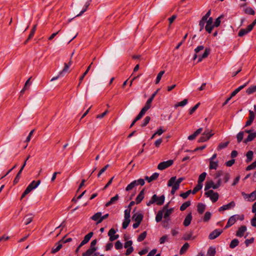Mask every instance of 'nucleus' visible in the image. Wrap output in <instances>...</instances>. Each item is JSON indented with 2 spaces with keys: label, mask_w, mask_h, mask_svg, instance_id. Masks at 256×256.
Here are the masks:
<instances>
[{
  "label": "nucleus",
  "mask_w": 256,
  "mask_h": 256,
  "mask_svg": "<svg viewBox=\"0 0 256 256\" xmlns=\"http://www.w3.org/2000/svg\"><path fill=\"white\" fill-rule=\"evenodd\" d=\"M204 49V47L202 46H198L195 49L194 51H195L196 54L194 57V60L198 59L196 62H200L202 58H206L208 56L209 54L210 50H209V49H207V48L205 50L202 56H200V54H199L198 52L200 51L203 50Z\"/></svg>",
  "instance_id": "nucleus-1"
},
{
  "label": "nucleus",
  "mask_w": 256,
  "mask_h": 256,
  "mask_svg": "<svg viewBox=\"0 0 256 256\" xmlns=\"http://www.w3.org/2000/svg\"><path fill=\"white\" fill-rule=\"evenodd\" d=\"M165 196L164 195H162L160 196H158L156 194H154L150 200L146 202L148 206H150L151 204L156 203L158 206H161L164 204V202Z\"/></svg>",
  "instance_id": "nucleus-2"
},
{
  "label": "nucleus",
  "mask_w": 256,
  "mask_h": 256,
  "mask_svg": "<svg viewBox=\"0 0 256 256\" xmlns=\"http://www.w3.org/2000/svg\"><path fill=\"white\" fill-rule=\"evenodd\" d=\"M41 181L38 180L37 181L33 180L28 186H27L24 192L22 195L20 200H22L26 194H29L32 190L36 188L39 184H40Z\"/></svg>",
  "instance_id": "nucleus-3"
},
{
  "label": "nucleus",
  "mask_w": 256,
  "mask_h": 256,
  "mask_svg": "<svg viewBox=\"0 0 256 256\" xmlns=\"http://www.w3.org/2000/svg\"><path fill=\"white\" fill-rule=\"evenodd\" d=\"M214 134V133H212V130L206 128L202 136L200 138L198 141L200 142H206Z\"/></svg>",
  "instance_id": "nucleus-4"
},
{
  "label": "nucleus",
  "mask_w": 256,
  "mask_h": 256,
  "mask_svg": "<svg viewBox=\"0 0 256 256\" xmlns=\"http://www.w3.org/2000/svg\"><path fill=\"white\" fill-rule=\"evenodd\" d=\"M204 195L206 197L210 198L212 202H216L219 197V194L216 192H214L213 190H208L204 193Z\"/></svg>",
  "instance_id": "nucleus-5"
},
{
  "label": "nucleus",
  "mask_w": 256,
  "mask_h": 256,
  "mask_svg": "<svg viewBox=\"0 0 256 256\" xmlns=\"http://www.w3.org/2000/svg\"><path fill=\"white\" fill-rule=\"evenodd\" d=\"M174 163V160H170L160 162L158 166V168L160 170H164L171 166Z\"/></svg>",
  "instance_id": "nucleus-6"
},
{
  "label": "nucleus",
  "mask_w": 256,
  "mask_h": 256,
  "mask_svg": "<svg viewBox=\"0 0 256 256\" xmlns=\"http://www.w3.org/2000/svg\"><path fill=\"white\" fill-rule=\"evenodd\" d=\"M238 217L239 216L238 214L231 216L228 220L227 224L224 227V229H226L231 226H232L238 219Z\"/></svg>",
  "instance_id": "nucleus-7"
},
{
  "label": "nucleus",
  "mask_w": 256,
  "mask_h": 256,
  "mask_svg": "<svg viewBox=\"0 0 256 256\" xmlns=\"http://www.w3.org/2000/svg\"><path fill=\"white\" fill-rule=\"evenodd\" d=\"M176 180V176H172V177L168 182V186H172V189L176 190H178L180 186L176 183H175V181Z\"/></svg>",
  "instance_id": "nucleus-8"
},
{
  "label": "nucleus",
  "mask_w": 256,
  "mask_h": 256,
  "mask_svg": "<svg viewBox=\"0 0 256 256\" xmlns=\"http://www.w3.org/2000/svg\"><path fill=\"white\" fill-rule=\"evenodd\" d=\"M222 232V230L216 229L210 234L208 238L210 240H214L220 236Z\"/></svg>",
  "instance_id": "nucleus-9"
},
{
  "label": "nucleus",
  "mask_w": 256,
  "mask_h": 256,
  "mask_svg": "<svg viewBox=\"0 0 256 256\" xmlns=\"http://www.w3.org/2000/svg\"><path fill=\"white\" fill-rule=\"evenodd\" d=\"M254 117H255V113L253 111L250 110H249L248 120L246 122L244 127H246V126H250L252 124V122L254 118Z\"/></svg>",
  "instance_id": "nucleus-10"
},
{
  "label": "nucleus",
  "mask_w": 256,
  "mask_h": 256,
  "mask_svg": "<svg viewBox=\"0 0 256 256\" xmlns=\"http://www.w3.org/2000/svg\"><path fill=\"white\" fill-rule=\"evenodd\" d=\"M213 20L212 18H209V19L206 22V30L208 32L210 33L212 31L213 28L214 27V25H212Z\"/></svg>",
  "instance_id": "nucleus-11"
},
{
  "label": "nucleus",
  "mask_w": 256,
  "mask_h": 256,
  "mask_svg": "<svg viewBox=\"0 0 256 256\" xmlns=\"http://www.w3.org/2000/svg\"><path fill=\"white\" fill-rule=\"evenodd\" d=\"M34 216L32 214H28L25 216L22 220V222H24L25 225H28L30 224L33 220Z\"/></svg>",
  "instance_id": "nucleus-12"
},
{
  "label": "nucleus",
  "mask_w": 256,
  "mask_h": 256,
  "mask_svg": "<svg viewBox=\"0 0 256 256\" xmlns=\"http://www.w3.org/2000/svg\"><path fill=\"white\" fill-rule=\"evenodd\" d=\"M234 206H235V203L234 202L232 201V202H230V203H228L227 204L223 205L222 206H220L218 210H219V212H222L223 210H230L231 208H234Z\"/></svg>",
  "instance_id": "nucleus-13"
},
{
  "label": "nucleus",
  "mask_w": 256,
  "mask_h": 256,
  "mask_svg": "<svg viewBox=\"0 0 256 256\" xmlns=\"http://www.w3.org/2000/svg\"><path fill=\"white\" fill-rule=\"evenodd\" d=\"M252 30V26L248 25L246 28L241 29L238 32V36H242L250 32Z\"/></svg>",
  "instance_id": "nucleus-14"
},
{
  "label": "nucleus",
  "mask_w": 256,
  "mask_h": 256,
  "mask_svg": "<svg viewBox=\"0 0 256 256\" xmlns=\"http://www.w3.org/2000/svg\"><path fill=\"white\" fill-rule=\"evenodd\" d=\"M143 214L141 213H136L134 214L132 216V220H134L136 222H141L143 218Z\"/></svg>",
  "instance_id": "nucleus-15"
},
{
  "label": "nucleus",
  "mask_w": 256,
  "mask_h": 256,
  "mask_svg": "<svg viewBox=\"0 0 256 256\" xmlns=\"http://www.w3.org/2000/svg\"><path fill=\"white\" fill-rule=\"evenodd\" d=\"M62 240H60L54 246L52 250V253L55 254L59 251L62 248Z\"/></svg>",
  "instance_id": "nucleus-16"
},
{
  "label": "nucleus",
  "mask_w": 256,
  "mask_h": 256,
  "mask_svg": "<svg viewBox=\"0 0 256 256\" xmlns=\"http://www.w3.org/2000/svg\"><path fill=\"white\" fill-rule=\"evenodd\" d=\"M246 230V227L245 226H242L236 232V236L238 237H242Z\"/></svg>",
  "instance_id": "nucleus-17"
},
{
  "label": "nucleus",
  "mask_w": 256,
  "mask_h": 256,
  "mask_svg": "<svg viewBox=\"0 0 256 256\" xmlns=\"http://www.w3.org/2000/svg\"><path fill=\"white\" fill-rule=\"evenodd\" d=\"M144 189H142L138 194L136 199V204H140L144 199Z\"/></svg>",
  "instance_id": "nucleus-18"
},
{
  "label": "nucleus",
  "mask_w": 256,
  "mask_h": 256,
  "mask_svg": "<svg viewBox=\"0 0 256 256\" xmlns=\"http://www.w3.org/2000/svg\"><path fill=\"white\" fill-rule=\"evenodd\" d=\"M192 213L188 214L185 218L184 222H183V224L185 226H188L191 222V221L192 220Z\"/></svg>",
  "instance_id": "nucleus-19"
},
{
  "label": "nucleus",
  "mask_w": 256,
  "mask_h": 256,
  "mask_svg": "<svg viewBox=\"0 0 256 256\" xmlns=\"http://www.w3.org/2000/svg\"><path fill=\"white\" fill-rule=\"evenodd\" d=\"M119 196L118 194H116L112 198L110 201L106 202L105 204L106 207H108L112 204H115L118 200Z\"/></svg>",
  "instance_id": "nucleus-20"
},
{
  "label": "nucleus",
  "mask_w": 256,
  "mask_h": 256,
  "mask_svg": "<svg viewBox=\"0 0 256 256\" xmlns=\"http://www.w3.org/2000/svg\"><path fill=\"white\" fill-rule=\"evenodd\" d=\"M158 173L154 172L150 177L148 176H145L144 180H147L148 182H151L156 180L158 177Z\"/></svg>",
  "instance_id": "nucleus-21"
},
{
  "label": "nucleus",
  "mask_w": 256,
  "mask_h": 256,
  "mask_svg": "<svg viewBox=\"0 0 256 256\" xmlns=\"http://www.w3.org/2000/svg\"><path fill=\"white\" fill-rule=\"evenodd\" d=\"M193 234L192 231H190V232H186L182 237V238L185 240H188L190 239L194 240L195 238V236L192 237V236Z\"/></svg>",
  "instance_id": "nucleus-22"
},
{
  "label": "nucleus",
  "mask_w": 256,
  "mask_h": 256,
  "mask_svg": "<svg viewBox=\"0 0 256 256\" xmlns=\"http://www.w3.org/2000/svg\"><path fill=\"white\" fill-rule=\"evenodd\" d=\"M256 137V132L248 134L246 138L244 140V143L252 141Z\"/></svg>",
  "instance_id": "nucleus-23"
},
{
  "label": "nucleus",
  "mask_w": 256,
  "mask_h": 256,
  "mask_svg": "<svg viewBox=\"0 0 256 256\" xmlns=\"http://www.w3.org/2000/svg\"><path fill=\"white\" fill-rule=\"evenodd\" d=\"M206 209V205L202 203H199L197 206L198 212L200 214H202Z\"/></svg>",
  "instance_id": "nucleus-24"
},
{
  "label": "nucleus",
  "mask_w": 256,
  "mask_h": 256,
  "mask_svg": "<svg viewBox=\"0 0 256 256\" xmlns=\"http://www.w3.org/2000/svg\"><path fill=\"white\" fill-rule=\"evenodd\" d=\"M93 234V232H90L84 236V240L82 242L84 244H87L92 236Z\"/></svg>",
  "instance_id": "nucleus-25"
},
{
  "label": "nucleus",
  "mask_w": 256,
  "mask_h": 256,
  "mask_svg": "<svg viewBox=\"0 0 256 256\" xmlns=\"http://www.w3.org/2000/svg\"><path fill=\"white\" fill-rule=\"evenodd\" d=\"M216 252V248L212 246H210L208 250L206 256H214Z\"/></svg>",
  "instance_id": "nucleus-26"
},
{
  "label": "nucleus",
  "mask_w": 256,
  "mask_h": 256,
  "mask_svg": "<svg viewBox=\"0 0 256 256\" xmlns=\"http://www.w3.org/2000/svg\"><path fill=\"white\" fill-rule=\"evenodd\" d=\"M253 155H254V152L252 151L249 150L248 152L246 154V162L247 163H248L252 160L253 158Z\"/></svg>",
  "instance_id": "nucleus-27"
},
{
  "label": "nucleus",
  "mask_w": 256,
  "mask_h": 256,
  "mask_svg": "<svg viewBox=\"0 0 256 256\" xmlns=\"http://www.w3.org/2000/svg\"><path fill=\"white\" fill-rule=\"evenodd\" d=\"M174 210V208H170L169 210H165L164 212V218L166 219V220L170 219L169 216L173 212Z\"/></svg>",
  "instance_id": "nucleus-28"
},
{
  "label": "nucleus",
  "mask_w": 256,
  "mask_h": 256,
  "mask_svg": "<svg viewBox=\"0 0 256 256\" xmlns=\"http://www.w3.org/2000/svg\"><path fill=\"white\" fill-rule=\"evenodd\" d=\"M163 214H164L163 210H160L158 211V212L156 215V221L157 222H160L162 220V216H163Z\"/></svg>",
  "instance_id": "nucleus-29"
},
{
  "label": "nucleus",
  "mask_w": 256,
  "mask_h": 256,
  "mask_svg": "<svg viewBox=\"0 0 256 256\" xmlns=\"http://www.w3.org/2000/svg\"><path fill=\"white\" fill-rule=\"evenodd\" d=\"M101 217L102 212H98L91 217V219L94 221L96 222H97L98 221V220L101 218Z\"/></svg>",
  "instance_id": "nucleus-30"
},
{
  "label": "nucleus",
  "mask_w": 256,
  "mask_h": 256,
  "mask_svg": "<svg viewBox=\"0 0 256 256\" xmlns=\"http://www.w3.org/2000/svg\"><path fill=\"white\" fill-rule=\"evenodd\" d=\"M238 244L239 240L236 238H234L231 241L230 244V248H234L238 245Z\"/></svg>",
  "instance_id": "nucleus-31"
},
{
  "label": "nucleus",
  "mask_w": 256,
  "mask_h": 256,
  "mask_svg": "<svg viewBox=\"0 0 256 256\" xmlns=\"http://www.w3.org/2000/svg\"><path fill=\"white\" fill-rule=\"evenodd\" d=\"M218 167V161H210L209 168L210 170H216Z\"/></svg>",
  "instance_id": "nucleus-32"
},
{
  "label": "nucleus",
  "mask_w": 256,
  "mask_h": 256,
  "mask_svg": "<svg viewBox=\"0 0 256 256\" xmlns=\"http://www.w3.org/2000/svg\"><path fill=\"white\" fill-rule=\"evenodd\" d=\"M206 174H207L206 172H204L199 176L198 179V184H202V182L204 180Z\"/></svg>",
  "instance_id": "nucleus-33"
},
{
  "label": "nucleus",
  "mask_w": 256,
  "mask_h": 256,
  "mask_svg": "<svg viewBox=\"0 0 256 256\" xmlns=\"http://www.w3.org/2000/svg\"><path fill=\"white\" fill-rule=\"evenodd\" d=\"M96 250L89 248L86 252H84L82 254V256H92Z\"/></svg>",
  "instance_id": "nucleus-34"
},
{
  "label": "nucleus",
  "mask_w": 256,
  "mask_h": 256,
  "mask_svg": "<svg viewBox=\"0 0 256 256\" xmlns=\"http://www.w3.org/2000/svg\"><path fill=\"white\" fill-rule=\"evenodd\" d=\"M229 143H230V142L228 141L226 142H225L220 143L217 148V150H220L222 149L226 148L228 146V144H229Z\"/></svg>",
  "instance_id": "nucleus-35"
},
{
  "label": "nucleus",
  "mask_w": 256,
  "mask_h": 256,
  "mask_svg": "<svg viewBox=\"0 0 256 256\" xmlns=\"http://www.w3.org/2000/svg\"><path fill=\"white\" fill-rule=\"evenodd\" d=\"M213 181L210 180L206 182L205 184L204 190L206 191L210 189V188H212L213 186Z\"/></svg>",
  "instance_id": "nucleus-36"
},
{
  "label": "nucleus",
  "mask_w": 256,
  "mask_h": 256,
  "mask_svg": "<svg viewBox=\"0 0 256 256\" xmlns=\"http://www.w3.org/2000/svg\"><path fill=\"white\" fill-rule=\"evenodd\" d=\"M202 184H198L192 190V193L193 194H196L198 191L202 188Z\"/></svg>",
  "instance_id": "nucleus-37"
},
{
  "label": "nucleus",
  "mask_w": 256,
  "mask_h": 256,
  "mask_svg": "<svg viewBox=\"0 0 256 256\" xmlns=\"http://www.w3.org/2000/svg\"><path fill=\"white\" fill-rule=\"evenodd\" d=\"M256 92V85L250 86L246 90V93L248 94H251Z\"/></svg>",
  "instance_id": "nucleus-38"
},
{
  "label": "nucleus",
  "mask_w": 256,
  "mask_h": 256,
  "mask_svg": "<svg viewBox=\"0 0 256 256\" xmlns=\"http://www.w3.org/2000/svg\"><path fill=\"white\" fill-rule=\"evenodd\" d=\"M190 205V202L187 201L183 203L182 206H180V210L181 211L184 210L188 207Z\"/></svg>",
  "instance_id": "nucleus-39"
},
{
  "label": "nucleus",
  "mask_w": 256,
  "mask_h": 256,
  "mask_svg": "<svg viewBox=\"0 0 256 256\" xmlns=\"http://www.w3.org/2000/svg\"><path fill=\"white\" fill-rule=\"evenodd\" d=\"M189 246H190L188 243H185L180 250V254H182L184 253L187 250Z\"/></svg>",
  "instance_id": "nucleus-40"
},
{
  "label": "nucleus",
  "mask_w": 256,
  "mask_h": 256,
  "mask_svg": "<svg viewBox=\"0 0 256 256\" xmlns=\"http://www.w3.org/2000/svg\"><path fill=\"white\" fill-rule=\"evenodd\" d=\"M133 182H135L134 186H137L138 185L144 186L145 184L144 180L142 178H140L138 180H134L132 181Z\"/></svg>",
  "instance_id": "nucleus-41"
},
{
  "label": "nucleus",
  "mask_w": 256,
  "mask_h": 256,
  "mask_svg": "<svg viewBox=\"0 0 256 256\" xmlns=\"http://www.w3.org/2000/svg\"><path fill=\"white\" fill-rule=\"evenodd\" d=\"M90 4V2H87L84 6V8H83L82 10L80 12L79 14H78L76 16H79L82 15L88 9V6Z\"/></svg>",
  "instance_id": "nucleus-42"
},
{
  "label": "nucleus",
  "mask_w": 256,
  "mask_h": 256,
  "mask_svg": "<svg viewBox=\"0 0 256 256\" xmlns=\"http://www.w3.org/2000/svg\"><path fill=\"white\" fill-rule=\"evenodd\" d=\"M250 199L248 200V202H253L256 200V191L254 190L249 195Z\"/></svg>",
  "instance_id": "nucleus-43"
},
{
  "label": "nucleus",
  "mask_w": 256,
  "mask_h": 256,
  "mask_svg": "<svg viewBox=\"0 0 256 256\" xmlns=\"http://www.w3.org/2000/svg\"><path fill=\"white\" fill-rule=\"evenodd\" d=\"M244 132H240L236 135L237 142L240 143L244 138Z\"/></svg>",
  "instance_id": "nucleus-44"
},
{
  "label": "nucleus",
  "mask_w": 256,
  "mask_h": 256,
  "mask_svg": "<svg viewBox=\"0 0 256 256\" xmlns=\"http://www.w3.org/2000/svg\"><path fill=\"white\" fill-rule=\"evenodd\" d=\"M211 216H212V214L210 212H206L205 213L204 216L203 221L204 222H208L210 220V218H211Z\"/></svg>",
  "instance_id": "nucleus-45"
},
{
  "label": "nucleus",
  "mask_w": 256,
  "mask_h": 256,
  "mask_svg": "<svg viewBox=\"0 0 256 256\" xmlns=\"http://www.w3.org/2000/svg\"><path fill=\"white\" fill-rule=\"evenodd\" d=\"M146 236V231L144 232L138 236V238L137 240L138 242H142L143 240H144Z\"/></svg>",
  "instance_id": "nucleus-46"
},
{
  "label": "nucleus",
  "mask_w": 256,
  "mask_h": 256,
  "mask_svg": "<svg viewBox=\"0 0 256 256\" xmlns=\"http://www.w3.org/2000/svg\"><path fill=\"white\" fill-rule=\"evenodd\" d=\"M164 71L162 70L156 76V84H158L159 83V82L161 78H162V75L164 74Z\"/></svg>",
  "instance_id": "nucleus-47"
},
{
  "label": "nucleus",
  "mask_w": 256,
  "mask_h": 256,
  "mask_svg": "<svg viewBox=\"0 0 256 256\" xmlns=\"http://www.w3.org/2000/svg\"><path fill=\"white\" fill-rule=\"evenodd\" d=\"M188 103V100L184 99L182 101L178 102L176 104H175V108H177L178 106H184L186 105Z\"/></svg>",
  "instance_id": "nucleus-48"
},
{
  "label": "nucleus",
  "mask_w": 256,
  "mask_h": 256,
  "mask_svg": "<svg viewBox=\"0 0 256 256\" xmlns=\"http://www.w3.org/2000/svg\"><path fill=\"white\" fill-rule=\"evenodd\" d=\"M256 168V160L246 168V170L248 171Z\"/></svg>",
  "instance_id": "nucleus-49"
},
{
  "label": "nucleus",
  "mask_w": 256,
  "mask_h": 256,
  "mask_svg": "<svg viewBox=\"0 0 256 256\" xmlns=\"http://www.w3.org/2000/svg\"><path fill=\"white\" fill-rule=\"evenodd\" d=\"M150 118L149 116H146L143 120V122L141 124L142 127L146 126L150 122Z\"/></svg>",
  "instance_id": "nucleus-50"
},
{
  "label": "nucleus",
  "mask_w": 256,
  "mask_h": 256,
  "mask_svg": "<svg viewBox=\"0 0 256 256\" xmlns=\"http://www.w3.org/2000/svg\"><path fill=\"white\" fill-rule=\"evenodd\" d=\"M130 222V219L124 218V221L122 222V227L124 229H126L128 226Z\"/></svg>",
  "instance_id": "nucleus-51"
},
{
  "label": "nucleus",
  "mask_w": 256,
  "mask_h": 256,
  "mask_svg": "<svg viewBox=\"0 0 256 256\" xmlns=\"http://www.w3.org/2000/svg\"><path fill=\"white\" fill-rule=\"evenodd\" d=\"M244 12L246 14L254 15V11L251 8H246L244 9Z\"/></svg>",
  "instance_id": "nucleus-52"
},
{
  "label": "nucleus",
  "mask_w": 256,
  "mask_h": 256,
  "mask_svg": "<svg viewBox=\"0 0 256 256\" xmlns=\"http://www.w3.org/2000/svg\"><path fill=\"white\" fill-rule=\"evenodd\" d=\"M70 68L69 65H65L64 68L62 71L60 72V75L62 76H64V74L68 72V70Z\"/></svg>",
  "instance_id": "nucleus-53"
},
{
  "label": "nucleus",
  "mask_w": 256,
  "mask_h": 256,
  "mask_svg": "<svg viewBox=\"0 0 256 256\" xmlns=\"http://www.w3.org/2000/svg\"><path fill=\"white\" fill-rule=\"evenodd\" d=\"M134 184H135V182H131L126 187V190L128 192V191L132 190L133 188H134L136 186H134Z\"/></svg>",
  "instance_id": "nucleus-54"
},
{
  "label": "nucleus",
  "mask_w": 256,
  "mask_h": 256,
  "mask_svg": "<svg viewBox=\"0 0 256 256\" xmlns=\"http://www.w3.org/2000/svg\"><path fill=\"white\" fill-rule=\"evenodd\" d=\"M200 104V102H198L197 104H196L189 111L190 114H192L198 108Z\"/></svg>",
  "instance_id": "nucleus-55"
},
{
  "label": "nucleus",
  "mask_w": 256,
  "mask_h": 256,
  "mask_svg": "<svg viewBox=\"0 0 256 256\" xmlns=\"http://www.w3.org/2000/svg\"><path fill=\"white\" fill-rule=\"evenodd\" d=\"M192 193L191 190H188L186 192L182 193L180 194V196L182 197L184 199H186L188 197V196Z\"/></svg>",
  "instance_id": "nucleus-56"
},
{
  "label": "nucleus",
  "mask_w": 256,
  "mask_h": 256,
  "mask_svg": "<svg viewBox=\"0 0 256 256\" xmlns=\"http://www.w3.org/2000/svg\"><path fill=\"white\" fill-rule=\"evenodd\" d=\"M130 209L127 208L124 210V218L130 219Z\"/></svg>",
  "instance_id": "nucleus-57"
},
{
  "label": "nucleus",
  "mask_w": 256,
  "mask_h": 256,
  "mask_svg": "<svg viewBox=\"0 0 256 256\" xmlns=\"http://www.w3.org/2000/svg\"><path fill=\"white\" fill-rule=\"evenodd\" d=\"M97 243V240L95 239L92 241L90 245V248H92L96 250H97L96 247V245Z\"/></svg>",
  "instance_id": "nucleus-58"
},
{
  "label": "nucleus",
  "mask_w": 256,
  "mask_h": 256,
  "mask_svg": "<svg viewBox=\"0 0 256 256\" xmlns=\"http://www.w3.org/2000/svg\"><path fill=\"white\" fill-rule=\"evenodd\" d=\"M36 26L34 25V27L32 28V30H31V32H30V35L28 36V40L32 38L33 37V36L34 35V32H36Z\"/></svg>",
  "instance_id": "nucleus-59"
},
{
  "label": "nucleus",
  "mask_w": 256,
  "mask_h": 256,
  "mask_svg": "<svg viewBox=\"0 0 256 256\" xmlns=\"http://www.w3.org/2000/svg\"><path fill=\"white\" fill-rule=\"evenodd\" d=\"M115 248L116 250H120L122 248V244L119 240H118L115 243Z\"/></svg>",
  "instance_id": "nucleus-60"
},
{
  "label": "nucleus",
  "mask_w": 256,
  "mask_h": 256,
  "mask_svg": "<svg viewBox=\"0 0 256 256\" xmlns=\"http://www.w3.org/2000/svg\"><path fill=\"white\" fill-rule=\"evenodd\" d=\"M222 18V16H221L216 19V20L214 24V26L218 27L220 26V19Z\"/></svg>",
  "instance_id": "nucleus-61"
},
{
  "label": "nucleus",
  "mask_w": 256,
  "mask_h": 256,
  "mask_svg": "<svg viewBox=\"0 0 256 256\" xmlns=\"http://www.w3.org/2000/svg\"><path fill=\"white\" fill-rule=\"evenodd\" d=\"M254 241V238H252L250 239H246L244 242L246 246L248 247L250 244H252V243H253Z\"/></svg>",
  "instance_id": "nucleus-62"
},
{
  "label": "nucleus",
  "mask_w": 256,
  "mask_h": 256,
  "mask_svg": "<svg viewBox=\"0 0 256 256\" xmlns=\"http://www.w3.org/2000/svg\"><path fill=\"white\" fill-rule=\"evenodd\" d=\"M223 174V172L222 170L218 171L214 175V179H218Z\"/></svg>",
  "instance_id": "nucleus-63"
},
{
  "label": "nucleus",
  "mask_w": 256,
  "mask_h": 256,
  "mask_svg": "<svg viewBox=\"0 0 256 256\" xmlns=\"http://www.w3.org/2000/svg\"><path fill=\"white\" fill-rule=\"evenodd\" d=\"M146 112L141 110L135 118L136 120H138L142 117Z\"/></svg>",
  "instance_id": "nucleus-64"
}]
</instances>
